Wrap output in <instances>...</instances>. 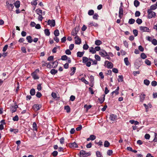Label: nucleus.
<instances>
[{"mask_svg":"<svg viewBox=\"0 0 157 157\" xmlns=\"http://www.w3.org/2000/svg\"><path fill=\"white\" fill-rule=\"evenodd\" d=\"M141 58L144 59L147 57L146 55L144 53H142L141 54Z\"/></svg>","mask_w":157,"mask_h":157,"instance_id":"48","label":"nucleus"},{"mask_svg":"<svg viewBox=\"0 0 157 157\" xmlns=\"http://www.w3.org/2000/svg\"><path fill=\"white\" fill-rule=\"evenodd\" d=\"M58 63L56 60L52 63V68H55L58 65Z\"/></svg>","mask_w":157,"mask_h":157,"instance_id":"16","label":"nucleus"},{"mask_svg":"<svg viewBox=\"0 0 157 157\" xmlns=\"http://www.w3.org/2000/svg\"><path fill=\"white\" fill-rule=\"evenodd\" d=\"M64 109L66 110L67 112L69 113L70 112V108L68 105H67L64 107Z\"/></svg>","mask_w":157,"mask_h":157,"instance_id":"31","label":"nucleus"},{"mask_svg":"<svg viewBox=\"0 0 157 157\" xmlns=\"http://www.w3.org/2000/svg\"><path fill=\"white\" fill-rule=\"evenodd\" d=\"M51 95H52V97H53L54 99H56V98L59 99V97H58L57 96V94L55 93L52 92V93Z\"/></svg>","mask_w":157,"mask_h":157,"instance_id":"22","label":"nucleus"},{"mask_svg":"<svg viewBox=\"0 0 157 157\" xmlns=\"http://www.w3.org/2000/svg\"><path fill=\"white\" fill-rule=\"evenodd\" d=\"M44 33L46 35L49 36L50 35V32L49 30L48 29H45L44 31Z\"/></svg>","mask_w":157,"mask_h":157,"instance_id":"29","label":"nucleus"},{"mask_svg":"<svg viewBox=\"0 0 157 157\" xmlns=\"http://www.w3.org/2000/svg\"><path fill=\"white\" fill-rule=\"evenodd\" d=\"M96 155L98 157H103L101 153L99 151L96 152Z\"/></svg>","mask_w":157,"mask_h":157,"instance_id":"28","label":"nucleus"},{"mask_svg":"<svg viewBox=\"0 0 157 157\" xmlns=\"http://www.w3.org/2000/svg\"><path fill=\"white\" fill-rule=\"evenodd\" d=\"M105 94H103L100 98H98V100L99 101L100 104L102 103L105 99Z\"/></svg>","mask_w":157,"mask_h":157,"instance_id":"12","label":"nucleus"},{"mask_svg":"<svg viewBox=\"0 0 157 157\" xmlns=\"http://www.w3.org/2000/svg\"><path fill=\"white\" fill-rule=\"evenodd\" d=\"M136 23L138 24H140L142 22V21L141 19L138 18L136 21Z\"/></svg>","mask_w":157,"mask_h":157,"instance_id":"49","label":"nucleus"},{"mask_svg":"<svg viewBox=\"0 0 157 157\" xmlns=\"http://www.w3.org/2000/svg\"><path fill=\"white\" fill-rule=\"evenodd\" d=\"M91 107L92 106L91 105H84V107L86 108L87 110L91 108Z\"/></svg>","mask_w":157,"mask_h":157,"instance_id":"62","label":"nucleus"},{"mask_svg":"<svg viewBox=\"0 0 157 157\" xmlns=\"http://www.w3.org/2000/svg\"><path fill=\"white\" fill-rule=\"evenodd\" d=\"M81 80L82 82H84L86 84H89V82L87 81L84 78H82L81 79Z\"/></svg>","mask_w":157,"mask_h":157,"instance_id":"45","label":"nucleus"},{"mask_svg":"<svg viewBox=\"0 0 157 157\" xmlns=\"http://www.w3.org/2000/svg\"><path fill=\"white\" fill-rule=\"evenodd\" d=\"M133 33L134 36H137L138 34V31L136 29H134L133 30Z\"/></svg>","mask_w":157,"mask_h":157,"instance_id":"51","label":"nucleus"},{"mask_svg":"<svg viewBox=\"0 0 157 157\" xmlns=\"http://www.w3.org/2000/svg\"><path fill=\"white\" fill-rule=\"evenodd\" d=\"M30 93L31 95H34L35 94V89L34 88L32 89L30 91Z\"/></svg>","mask_w":157,"mask_h":157,"instance_id":"30","label":"nucleus"},{"mask_svg":"<svg viewBox=\"0 0 157 157\" xmlns=\"http://www.w3.org/2000/svg\"><path fill=\"white\" fill-rule=\"evenodd\" d=\"M110 145L109 143L107 140L105 141L104 143V146L105 147H108Z\"/></svg>","mask_w":157,"mask_h":157,"instance_id":"34","label":"nucleus"},{"mask_svg":"<svg viewBox=\"0 0 157 157\" xmlns=\"http://www.w3.org/2000/svg\"><path fill=\"white\" fill-rule=\"evenodd\" d=\"M118 77V81L119 82H123V78L122 75H119Z\"/></svg>","mask_w":157,"mask_h":157,"instance_id":"52","label":"nucleus"},{"mask_svg":"<svg viewBox=\"0 0 157 157\" xmlns=\"http://www.w3.org/2000/svg\"><path fill=\"white\" fill-rule=\"evenodd\" d=\"M31 75L33 78L35 79H37L39 78V77L36 74V72H34L32 73Z\"/></svg>","mask_w":157,"mask_h":157,"instance_id":"15","label":"nucleus"},{"mask_svg":"<svg viewBox=\"0 0 157 157\" xmlns=\"http://www.w3.org/2000/svg\"><path fill=\"white\" fill-rule=\"evenodd\" d=\"M79 30V26H76L74 29L71 33V34L73 36H75L77 34L78 31Z\"/></svg>","mask_w":157,"mask_h":157,"instance_id":"3","label":"nucleus"},{"mask_svg":"<svg viewBox=\"0 0 157 157\" xmlns=\"http://www.w3.org/2000/svg\"><path fill=\"white\" fill-rule=\"evenodd\" d=\"M69 146L71 148H76L78 147V145L75 142L70 143Z\"/></svg>","mask_w":157,"mask_h":157,"instance_id":"11","label":"nucleus"},{"mask_svg":"<svg viewBox=\"0 0 157 157\" xmlns=\"http://www.w3.org/2000/svg\"><path fill=\"white\" fill-rule=\"evenodd\" d=\"M102 42L99 40H98L95 41V44L97 45H99L102 44Z\"/></svg>","mask_w":157,"mask_h":157,"instance_id":"39","label":"nucleus"},{"mask_svg":"<svg viewBox=\"0 0 157 157\" xmlns=\"http://www.w3.org/2000/svg\"><path fill=\"white\" fill-rule=\"evenodd\" d=\"M89 25H90V26H94L95 27H98V25L97 23H95L93 22H90Z\"/></svg>","mask_w":157,"mask_h":157,"instance_id":"36","label":"nucleus"},{"mask_svg":"<svg viewBox=\"0 0 157 157\" xmlns=\"http://www.w3.org/2000/svg\"><path fill=\"white\" fill-rule=\"evenodd\" d=\"M140 29L142 32H150V30L149 28L146 27L140 26Z\"/></svg>","mask_w":157,"mask_h":157,"instance_id":"8","label":"nucleus"},{"mask_svg":"<svg viewBox=\"0 0 157 157\" xmlns=\"http://www.w3.org/2000/svg\"><path fill=\"white\" fill-rule=\"evenodd\" d=\"M60 142L61 144H63L64 143V139L63 137H62L61 139H60Z\"/></svg>","mask_w":157,"mask_h":157,"instance_id":"63","label":"nucleus"},{"mask_svg":"<svg viewBox=\"0 0 157 157\" xmlns=\"http://www.w3.org/2000/svg\"><path fill=\"white\" fill-rule=\"evenodd\" d=\"M124 62L126 65L128 66L129 65L130 63L128 61V59L127 57H126L124 59Z\"/></svg>","mask_w":157,"mask_h":157,"instance_id":"26","label":"nucleus"},{"mask_svg":"<svg viewBox=\"0 0 157 157\" xmlns=\"http://www.w3.org/2000/svg\"><path fill=\"white\" fill-rule=\"evenodd\" d=\"M150 9H149L150 10H154L157 8V6L155 4H154L153 5H151L150 6Z\"/></svg>","mask_w":157,"mask_h":157,"instance_id":"23","label":"nucleus"},{"mask_svg":"<svg viewBox=\"0 0 157 157\" xmlns=\"http://www.w3.org/2000/svg\"><path fill=\"white\" fill-rule=\"evenodd\" d=\"M147 13H148L147 17L149 19L155 17L156 16V13L151 10L148 9L147 11Z\"/></svg>","mask_w":157,"mask_h":157,"instance_id":"1","label":"nucleus"},{"mask_svg":"<svg viewBox=\"0 0 157 157\" xmlns=\"http://www.w3.org/2000/svg\"><path fill=\"white\" fill-rule=\"evenodd\" d=\"M140 4L139 2L137 0H135L134 1V5L136 7L138 6Z\"/></svg>","mask_w":157,"mask_h":157,"instance_id":"37","label":"nucleus"},{"mask_svg":"<svg viewBox=\"0 0 157 157\" xmlns=\"http://www.w3.org/2000/svg\"><path fill=\"white\" fill-rule=\"evenodd\" d=\"M135 22V20L132 18L129 19L128 21V23L130 24H132L134 23Z\"/></svg>","mask_w":157,"mask_h":157,"instance_id":"38","label":"nucleus"},{"mask_svg":"<svg viewBox=\"0 0 157 157\" xmlns=\"http://www.w3.org/2000/svg\"><path fill=\"white\" fill-rule=\"evenodd\" d=\"M19 120V117L18 116L16 115L13 117V120L14 121H17Z\"/></svg>","mask_w":157,"mask_h":157,"instance_id":"50","label":"nucleus"},{"mask_svg":"<svg viewBox=\"0 0 157 157\" xmlns=\"http://www.w3.org/2000/svg\"><path fill=\"white\" fill-rule=\"evenodd\" d=\"M70 49H67L65 51V53L66 54L70 55L71 54V52Z\"/></svg>","mask_w":157,"mask_h":157,"instance_id":"59","label":"nucleus"},{"mask_svg":"<svg viewBox=\"0 0 157 157\" xmlns=\"http://www.w3.org/2000/svg\"><path fill=\"white\" fill-rule=\"evenodd\" d=\"M89 52L92 53V54H94L96 52L95 48H94L92 47L90 48L89 49Z\"/></svg>","mask_w":157,"mask_h":157,"instance_id":"21","label":"nucleus"},{"mask_svg":"<svg viewBox=\"0 0 157 157\" xmlns=\"http://www.w3.org/2000/svg\"><path fill=\"white\" fill-rule=\"evenodd\" d=\"M52 154L53 156L55 157L57 155L58 152L57 151H54L52 153Z\"/></svg>","mask_w":157,"mask_h":157,"instance_id":"61","label":"nucleus"},{"mask_svg":"<svg viewBox=\"0 0 157 157\" xmlns=\"http://www.w3.org/2000/svg\"><path fill=\"white\" fill-rule=\"evenodd\" d=\"M41 107V105L37 104L34 105L33 106V108L35 111L36 112L39 110Z\"/></svg>","mask_w":157,"mask_h":157,"instance_id":"4","label":"nucleus"},{"mask_svg":"<svg viewBox=\"0 0 157 157\" xmlns=\"http://www.w3.org/2000/svg\"><path fill=\"white\" fill-rule=\"evenodd\" d=\"M42 95V94L41 93H40L39 92H37L36 93V96L38 98H40L41 97Z\"/></svg>","mask_w":157,"mask_h":157,"instance_id":"55","label":"nucleus"},{"mask_svg":"<svg viewBox=\"0 0 157 157\" xmlns=\"http://www.w3.org/2000/svg\"><path fill=\"white\" fill-rule=\"evenodd\" d=\"M109 118L111 121L113 123L116 120L117 118V116L114 114H112L110 115Z\"/></svg>","mask_w":157,"mask_h":157,"instance_id":"9","label":"nucleus"},{"mask_svg":"<svg viewBox=\"0 0 157 157\" xmlns=\"http://www.w3.org/2000/svg\"><path fill=\"white\" fill-rule=\"evenodd\" d=\"M150 137V136L149 134H146L144 136L145 138L147 139V140H149Z\"/></svg>","mask_w":157,"mask_h":157,"instance_id":"57","label":"nucleus"},{"mask_svg":"<svg viewBox=\"0 0 157 157\" xmlns=\"http://www.w3.org/2000/svg\"><path fill=\"white\" fill-rule=\"evenodd\" d=\"M123 14V8H121V7H119V17L120 18H121Z\"/></svg>","mask_w":157,"mask_h":157,"instance_id":"14","label":"nucleus"},{"mask_svg":"<svg viewBox=\"0 0 157 157\" xmlns=\"http://www.w3.org/2000/svg\"><path fill=\"white\" fill-rule=\"evenodd\" d=\"M33 129L34 130L36 131L37 130V127L36 123L35 122L33 123Z\"/></svg>","mask_w":157,"mask_h":157,"instance_id":"19","label":"nucleus"},{"mask_svg":"<svg viewBox=\"0 0 157 157\" xmlns=\"http://www.w3.org/2000/svg\"><path fill=\"white\" fill-rule=\"evenodd\" d=\"M75 43L76 44H79L81 43V39L77 36L75 37Z\"/></svg>","mask_w":157,"mask_h":157,"instance_id":"10","label":"nucleus"},{"mask_svg":"<svg viewBox=\"0 0 157 157\" xmlns=\"http://www.w3.org/2000/svg\"><path fill=\"white\" fill-rule=\"evenodd\" d=\"M10 132H13L14 133L16 134L18 132V130L17 129H13L12 128H10Z\"/></svg>","mask_w":157,"mask_h":157,"instance_id":"18","label":"nucleus"},{"mask_svg":"<svg viewBox=\"0 0 157 157\" xmlns=\"http://www.w3.org/2000/svg\"><path fill=\"white\" fill-rule=\"evenodd\" d=\"M144 84L147 86H148L150 83V81L149 80L146 79L144 80Z\"/></svg>","mask_w":157,"mask_h":157,"instance_id":"41","label":"nucleus"},{"mask_svg":"<svg viewBox=\"0 0 157 157\" xmlns=\"http://www.w3.org/2000/svg\"><path fill=\"white\" fill-rule=\"evenodd\" d=\"M145 96L146 95L144 94L143 93H141L140 96V101H144Z\"/></svg>","mask_w":157,"mask_h":157,"instance_id":"13","label":"nucleus"},{"mask_svg":"<svg viewBox=\"0 0 157 157\" xmlns=\"http://www.w3.org/2000/svg\"><path fill=\"white\" fill-rule=\"evenodd\" d=\"M95 59L98 61H100L101 60L100 57L98 55H95L94 56Z\"/></svg>","mask_w":157,"mask_h":157,"instance_id":"46","label":"nucleus"},{"mask_svg":"<svg viewBox=\"0 0 157 157\" xmlns=\"http://www.w3.org/2000/svg\"><path fill=\"white\" fill-rule=\"evenodd\" d=\"M145 62L148 65H150L151 64V62L147 59H145Z\"/></svg>","mask_w":157,"mask_h":157,"instance_id":"56","label":"nucleus"},{"mask_svg":"<svg viewBox=\"0 0 157 157\" xmlns=\"http://www.w3.org/2000/svg\"><path fill=\"white\" fill-rule=\"evenodd\" d=\"M89 61L88 58L86 57H82V62L85 63Z\"/></svg>","mask_w":157,"mask_h":157,"instance_id":"32","label":"nucleus"},{"mask_svg":"<svg viewBox=\"0 0 157 157\" xmlns=\"http://www.w3.org/2000/svg\"><path fill=\"white\" fill-rule=\"evenodd\" d=\"M99 55L101 56L105 57L107 56H108V54L107 52L104 50H101L99 52Z\"/></svg>","mask_w":157,"mask_h":157,"instance_id":"5","label":"nucleus"},{"mask_svg":"<svg viewBox=\"0 0 157 157\" xmlns=\"http://www.w3.org/2000/svg\"><path fill=\"white\" fill-rule=\"evenodd\" d=\"M76 70V67H72L71 69V70L72 71V72L70 73V74L71 75H74V73H75V71Z\"/></svg>","mask_w":157,"mask_h":157,"instance_id":"33","label":"nucleus"},{"mask_svg":"<svg viewBox=\"0 0 157 157\" xmlns=\"http://www.w3.org/2000/svg\"><path fill=\"white\" fill-rule=\"evenodd\" d=\"M18 107L17 105H16L14 107H12L11 108V110L12 113L15 112L17 110V109Z\"/></svg>","mask_w":157,"mask_h":157,"instance_id":"20","label":"nucleus"},{"mask_svg":"<svg viewBox=\"0 0 157 157\" xmlns=\"http://www.w3.org/2000/svg\"><path fill=\"white\" fill-rule=\"evenodd\" d=\"M68 59L67 56L66 55H63L61 56V59L63 60H65Z\"/></svg>","mask_w":157,"mask_h":157,"instance_id":"42","label":"nucleus"},{"mask_svg":"<svg viewBox=\"0 0 157 157\" xmlns=\"http://www.w3.org/2000/svg\"><path fill=\"white\" fill-rule=\"evenodd\" d=\"M50 73L54 75L57 73V71L53 69L51 70Z\"/></svg>","mask_w":157,"mask_h":157,"instance_id":"35","label":"nucleus"},{"mask_svg":"<svg viewBox=\"0 0 157 157\" xmlns=\"http://www.w3.org/2000/svg\"><path fill=\"white\" fill-rule=\"evenodd\" d=\"M84 53V52H78L77 53V56L78 57H82Z\"/></svg>","mask_w":157,"mask_h":157,"instance_id":"27","label":"nucleus"},{"mask_svg":"<svg viewBox=\"0 0 157 157\" xmlns=\"http://www.w3.org/2000/svg\"><path fill=\"white\" fill-rule=\"evenodd\" d=\"M26 40L29 43H31L33 41V40L32 39V37L30 36H27L26 37Z\"/></svg>","mask_w":157,"mask_h":157,"instance_id":"17","label":"nucleus"},{"mask_svg":"<svg viewBox=\"0 0 157 157\" xmlns=\"http://www.w3.org/2000/svg\"><path fill=\"white\" fill-rule=\"evenodd\" d=\"M114 94H115V95H117L119 94V92L115 90L111 93V95L113 96Z\"/></svg>","mask_w":157,"mask_h":157,"instance_id":"53","label":"nucleus"},{"mask_svg":"<svg viewBox=\"0 0 157 157\" xmlns=\"http://www.w3.org/2000/svg\"><path fill=\"white\" fill-rule=\"evenodd\" d=\"M37 13L39 15H42V11L41 10L37 9L36 10Z\"/></svg>","mask_w":157,"mask_h":157,"instance_id":"40","label":"nucleus"},{"mask_svg":"<svg viewBox=\"0 0 157 157\" xmlns=\"http://www.w3.org/2000/svg\"><path fill=\"white\" fill-rule=\"evenodd\" d=\"M113 153V151L111 150H108L107 151V154L109 155H111Z\"/></svg>","mask_w":157,"mask_h":157,"instance_id":"54","label":"nucleus"},{"mask_svg":"<svg viewBox=\"0 0 157 157\" xmlns=\"http://www.w3.org/2000/svg\"><path fill=\"white\" fill-rule=\"evenodd\" d=\"M140 15V12L139 11H136L135 13V15L136 17H139Z\"/></svg>","mask_w":157,"mask_h":157,"instance_id":"64","label":"nucleus"},{"mask_svg":"<svg viewBox=\"0 0 157 157\" xmlns=\"http://www.w3.org/2000/svg\"><path fill=\"white\" fill-rule=\"evenodd\" d=\"M20 3L19 1H17L14 3V5L15 7L18 8L20 6Z\"/></svg>","mask_w":157,"mask_h":157,"instance_id":"25","label":"nucleus"},{"mask_svg":"<svg viewBox=\"0 0 157 157\" xmlns=\"http://www.w3.org/2000/svg\"><path fill=\"white\" fill-rule=\"evenodd\" d=\"M90 140H93L96 139V136L95 135H90Z\"/></svg>","mask_w":157,"mask_h":157,"instance_id":"47","label":"nucleus"},{"mask_svg":"<svg viewBox=\"0 0 157 157\" xmlns=\"http://www.w3.org/2000/svg\"><path fill=\"white\" fill-rule=\"evenodd\" d=\"M80 157H87L90 155L91 154L90 152H86L85 151L82 150L80 151Z\"/></svg>","mask_w":157,"mask_h":157,"instance_id":"2","label":"nucleus"},{"mask_svg":"<svg viewBox=\"0 0 157 157\" xmlns=\"http://www.w3.org/2000/svg\"><path fill=\"white\" fill-rule=\"evenodd\" d=\"M48 24L51 27H54L55 25V21L54 20H49L48 21Z\"/></svg>","mask_w":157,"mask_h":157,"instance_id":"6","label":"nucleus"},{"mask_svg":"<svg viewBox=\"0 0 157 157\" xmlns=\"http://www.w3.org/2000/svg\"><path fill=\"white\" fill-rule=\"evenodd\" d=\"M151 42L154 45H157V40L155 39H154L152 40Z\"/></svg>","mask_w":157,"mask_h":157,"instance_id":"44","label":"nucleus"},{"mask_svg":"<svg viewBox=\"0 0 157 157\" xmlns=\"http://www.w3.org/2000/svg\"><path fill=\"white\" fill-rule=\"evenodd\" d=\"M94 11L93 10H89L88 14L89 15H92L94 14Z\"/></svg>","mask_w":157,"mask_h":157,"instance_id":"43","label":"nucleus"},{"mask_svg":"<svg viewBox=\"0 0 157 157\" xmlns=\"http://www.w3.org/2000/svg\"><path fill=\"white\" fill-rule=\"evenodd\" d=\"M105 64H107V67L108 68H112L113 67V64L108 61H105Z\"/></svg>","mask_w":157,"mask_h":157,"instance_id":"7","label":"nucleus"},{"mask_svg":"<svg viewBox=\"0 0 157 157\" xmlns=\"http://www.w3.org/2000/svg\"><path fill=\"white\" fill-rule=\"evenodd\" d=\"M54 34L56 37L58 36L59 35V30L58 29L55 30L54 32Z\"/></svg>","mask_w":157,"mask_h":157,"instance_id":"24","label":"nucleus"},{"mask_svg":"<svg viewBox=\"0 0 157 157\" xmlns=\"http://www.w3.org/2000/svg\"><path fill=\"white\" fill-rule=\"evenodd\" d=\"M151 84L152 86H155L157 85V82L156 81H153L151 83Z\"/></svg>","mask_w":157,"mask_h":157,"instance_id":"58","label":"nucleus"},{"mask_svg":"<svg viewBox=\"0 0 157 157\" xmlns=\"http://www.w3.org/2000/svg\"><path fill=\"white\" fill-rule=\"evenodd\" d=\"M83 49L84 50H87L89 48V46L87 44H85L83 46Z\"/></svg>","mask_w":157,"mask_h":157,"instance_id":"60","label":"nucleus"}]
</instances>
